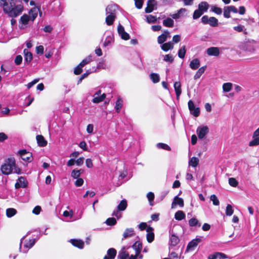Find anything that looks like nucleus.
<instances>
[{
  "label": "nucleus",
  "mask_w": 259,
  "mask_h": 259,
  "mask_svg": "<svg viewBox=\"0 0 259 259\" xmlns=\"http://www.w3.org/2000/svg\"><path fill=\"white\" fill-rule=\"evenodd\" d=\"M2 173L6 175H8L12 172L20 174L21 170L16 166L15 159L14 157H10L7 159L4 164L1 168Z\"/></svg>",
  "instance_id": "nucleus-1"
},
{
  "label": "nucleus",
  "mask_w": 259,
  "mask_h": 259,
  "mask_svg": "<svg viewBox=\"0 0 259 259\" xmlns=\"http://www.w3.org/2000/svg\"><path fill=\"white\" fill-rule=\"evenodd\" d=\"M23 8V6L20 5L13 7L12 3H10L9 6L5 7L4 12L8 14L11 17H16L22 13Z\"/></svg>",
  "instance_id": "nucleus-2"
},
{
  "label": "nucleus",
  "mask_w": 259,
  "mask_h": 259,
  "mask_svg": "<svg viewBox=\"0 0 259 259\" xmlns=\"http://www.w3.org/2000/svg\"><path fill=\"white\" fill-rule=\"evenodd\" d=\"M36 241V240L35 239L27 240H24V238H22L20 243V251L24 253H27L29 249L33 246Z\"/></svg>",
  "instance_id": "nucleus-3"
},
{
  "label": "nucleus",
  "mask_w": 259,
  "mask_h": 259,
  "mask_svg": "<svg viewBox=\"0 0 259 259\" xmlns=\"http://www.w3.org/2000/svg\"><path fill=\"white\" fill-rule=\"evenodd\" d=\"M127 205L126 200H122L117 205L116 209L112 212V215L115 217L117 219L121 218L122 217V214L120 211L124 210L126 208Z\"/></svg>",
  "instance_id": "nucleus-4"
},
{
  "label": "nucleus",
  "mask_w": 259,
  "mask_h": 259,
  "mask_svg": "<svg viewBox=\"0 0 259 259\" xmlns=\"http://www.w3.org/2000/svg\"><path fill=\"white\" fill-rule=\"evenodd\" d=\"M201 22L204 24H209L211 27H217L218 25V20L214 17H209L207 15L203 16L201 19Z\"/></svg>",
  "instance_id": "nucleus-5"
},
{
  "label": "nucleus",
  "mask_w": 259,
  "mask_h": 259,
  "mask_svg": "<svg viewBox=\"0 0 259 259\" xmlns=\"http://www.w3.org/2000/svg\"><path fill=\"white\" fill-rule=\"evenodd\" d=\"M29 23L31 22V19L28 15L24 14L21 17L19 22V27L20 29H24L27 27Z\"/></svg>",
  "instance_id": "nucleus-6"
},
{
  "label": "nucleus",
  "mask_w": 259,
  "mask_h": 259,
  "mask_svg": "<svg viewBox=\"0 0 259 259\" xmlns=\"http://www.w3.org/2000/svg\"><path fill=\"white\" fill-rule=\"evenodd\" d=\"M208 132L209 128L207 126H199L196 130V133L198 138L200 139H203Z\"/></svg>",
  "instance_id": "nucleus-7"
},
{
  "label": "nucleus",
  "mask_w": 259,
  "mask_h": 259,
  "mask_svg": "<svg viewBox=\"0 0 259 259\" xmlns=\"http://www.w3.org/2000/svg\"><path fill=\"white\" fill-rule=\"evenodd\" d=\"M201 237H196V238L193 239L189 242L187 246L186 251H192L194 248L198 245V244L201 241Z\"/></svg>",
  "instance_id": "nucleus-8"
},
{
  "label": "nucleus",
  "mask_w": 259,
  "mask_h": 259,
  "mask_svg": "<svg viewBox=\"0 0 259 259\" xmlns=\"http://www.w3.org/2000/svg\"><path fill=\"white\" fill-rule=\"evenodd\" d=\"M102 91L99 90L97 91L93 95L94 98L92 100V102L94 103H99L104 100L106 97V95L105 93L101 94Z\"/></svg>",
  "instance_id": "nucleus-9"
},
{
  "label": "nucleus",
  "mask_w": 259,
  "mask_h": 259,
  "mask_svg": "<svg viewBox=\"0 0 259 259\" xmlns=\"http://www.w3.org/2000/svg\"><path fill=\"white\" fill-rule=\"evenodd\" d=\"M188 105L190 113L195 117H198L200 114L199 108L196 107L192 100H190L188 102Z\"/></svg>",
  "instance_id": "nucleus-10"
},
{
  "label": "nucleus",
  "mask_w": 259,
  "mask_h": 259,
  "mask_svg": "<svg viewBox=\"0 0 259 259\" xmlns=\"http://www.w3.org/2000/svg\"><path fill=\"white\" fill-rule=\"evenodd\" d=\"M118 6L116 4L108 5L106 9V15H114L116 16Z\"/></svg>",
  "instance_id": "nucleus-11"
},
{
  "label": "nucleus",
  "mask_w": 259,
  "mask_h": 259,
  "mask_svg": "<svg viewBox=\"0 0 259 259\" xmlns=\"http://www.w3.org/2000/svg\"><path fill=\"white\" fill-rule=\"evenodd\" d=\"M21 158L26 162H30L32 160V157L31 153L27 152L26 150H21L18 152Z\"/></svg>",
  "instance_id": "nucleus-12"
},
{
  "label": "nucleus",
  "mask_w": 259,
  "mask_h": 259,
  "mask_svg": "<svg viewBox=\"0 0 259 259\" xmlns=\"http://www.w3.org/2000/svg\"><path fill=\"white\" fill-rule=\"evenodd\" d=\"M27 186V182L24 177H20L17 181L15 187L16 189L20 188H25Z\"/></svg>",
  "instance_id": "nucleus-13"
},
{
  "label": "nucleus",
  "mask_w": 259,
  "mask_h": 259,
  "mask_svg": "<svg viewBox=\"0 0 259 259\" xmlns=\"http://www.w3.org/2000/svg\"><path fill=\"white\" fill-rule=\"evenodd\" d=\"M117 31L122 39L124 40H128L130 39V35L124 31V27L120 24L118 26Z\"/></svg>",
  "instance_id": "nucleus-14"
},
{
  "label": "nucleus",
  "mask_w": 259,
  "mask_h": 259,
  "mask_svg": "<svg viewBox=\"0 0 259 259\" xmlns=\"http://www.w3.org/2000/svg\"><path fill=\"white\" fill-rule=\"evenodd\" d=\"M157 3L155 0H148L147 3V7L145 8V11L147 13L152 12L155 7H156Z\"/></svg>",
  "instance_id": "nucleus-15"
},
{
  "label": "nucleus",
  "mask_w": 259,
  "mask_h": 259,
  "mask_svg": "<svg viewBox=\"0 0 259 259\" xmlns=\"http://www.w3.org/2000/svg\"><path fill=\"white\" fill-rule=\"evenodd\" d=\"M228 256L225 253L220 252H215L208 255V259H226Z\"/></svg>",
  "instance_id": "nucleus-16"
},
{
  "label": "nucleus",
  "mask_w": 259,
  "mask_h": 259,
  "mask_svg": "<svg viewBox=\"0 0 259 259\" xmlns=\"http://www.w3.org/2000/svg\"><path fill=\"white\" fill-rule=\"evenodd\" d=\"M206 53L210 56H218L220 55V48L212 47L206 50Z\"/></svg>",
  "instance_id": "nucleus-17"
},
{
  "label": "nucleus",
  "mask_w": 259,
  "mask_h": 259,
  "mask_svg": "<svg viewBox=\"0 0 259 259\" xmlns=\"http://www.w3.org/2000/svg\"><path fill=\"white\" fill-rule=\"evenodd\" d=\"M169 33L167 30L164 31L162 34L159 35L157 38V42L159 44H163L167 40V37H169Z\"/></svg>",
  "instance_id": "nucleus-18"
},
{
  "label": "nucleus",
  "mask_w": 259,
  "mask_h": 259,
  "mask_svg": "<svg viewBox=\"0 0 259 259\" xmlns=\"http://www.w3.org/2000/svg\"><path fill=\"white\" fill-rule=\"evenodd\" d=\"M153 231V229L150 226H148L146 229L147 232L146 238L149 243H151L154 239V234Z\"/></svg>",
  "instance_id": "nucleus-19"
},
{
  "label": "nucleus",
  "mask_w": 259,
  "mask_h": 259,
  "mask_svg": "<svg viewBox=\"0 0 259 259\" xmlns=\"http://www.w3.org/2000/svg\"><path fill=\"white\" fill-rule=\"evenodd\" d=\"M23 53L24 54V63L25 64H28L32 60V54L29 52L27 49H24Z\"/></svg>",
  "instance_id": "nucleus-20"
},
{
  "label": "nucleus",
  "mask_w": 259,
  "mask_h": 259,
  "mask_svg": "<svg viewBox=\"0 0 259 259\" xmlns=\"http://www.w3.org/2000/svg\"><path fill=\"white\" fill-rule=\"evenodd\" d=\"M134 229L132 228H126L123 232L122 240L125 239L128 237H132L135 235Z\"/></svg>",
  "instance_id": "nucleus-21"
},
{
  "label": "nucleus",
  "mask_w": 259,
  "mask_h": 259,
  "mask_svg": "<svg viewBox=\"0 0 259 259\" xmlns=\"http://www.w3.org/2000/svg\"><path fill=\"white\" fill-rule=\"evenodd\" d=\"M70 242L74 246L79 249H82L84 247V242L80 239H72Z\"/></svg>",
  "instance_id": "nucleus-22"
},
{
  "label": "nucleus",
  "mask_w": 259,
  "mask_h": 259,
  "mask_svg": "<svg viewBox=\"0 0 259 259\" xmlns=\"http://www.w3.org/2000/svg\"><path fill=\"white\" fill-rule=\"evenodd\" d=\"M39 11V9L34 7L32 8L29 12V16L31 19V22L33 23L34 20L37 17L38 15V12Z\"/></svg>",
  "instance_id": "nucleus-23"
},
{
  "label": "nucleus",
  "mask_w": 259,
  "mask_h": 259,
  "mask_svg": "<svg viewBox=\"0 0 259 259\" xmlns=\"http://www.w3.org/2000/svg\"><path fill=\"white\" fill-rule=\"evenodd\" d=\"M174 44L171 41L164 43L160 46L161 49L164 52H167L169 50L174 49Z\"/></svg>",
  "instance_id": "nucleus-24"
},
{
  "label": "nucleus",
  "mask_w": 259,
  "mask_h": 259,
  "mask_svg": "<svg viewBox=\"0 0 259 259\" xmlns=\"http://www.w3.org/2000/svg\"><path fill=\"white\" fill-rule=\"evenodd\" d=\"M200 65V62L198 59H193L190 63L189 66L192 70L198 69Z\"/></svg>",
  "instance_id": "nucleus-25"
},
{
  "label": "nucleus",
  "mask_w": 259,
  "mask_h": 259,
  "mask_svg": "<svg viewBox=\"0 0 259 259\" xmlns=\"http://www.w3.org/2000/svg\"><path fill=\"white\" fill-rule=\"evenodd\" d=\"M177 205H179L180 207H182L184 206V200L182 198H180L177 196L175 197L174 200L172 202V207H174V206H176Z\"/></svg>",
  "instance_id": "nucleus-26"
},
{
  "label": "nucleus",
  "mask_w": 259,
  "mask_h": 259,
  "mask_svg": "<svg viewBox=\"0 0 259 259\" xmlns=\"http://www.w3.org/2000/svg\"><path fill=\"white\" fill-rule=\"evenodd\" d=\"M174 87L175 89V91L176 92V94L177 97L178 98L182 93L181 84L180 82H179V81L175 82L174 83Z\"/></svg>",
  "instance_id": "nucleus-27"
},
{
  "label": "nucleus",
  "mask_w": 259,
  "mask_h": 259,
  "mask_svg": "<svg viewBox=\"0 0 259 259\" xmlns=\"http://www.w3.org/2000/svg\"><path fill=\"white\" fill-rule=\"evenodd\" d=\"M132 247L135 250L136 254H138L141 252L142 248V244L140 242L136 241L132 245Z\"/></svg>",
  "instance_id": "nucleus-28"
},
{
  "label": "nucleus",
  "mask_w": 259,
  "mask_h": 259,
  "mask_svg": "<svg viewBox=\"0 0 259 259\" xmlns=\"http://www.w3.org/2000/svg\"><path fill=\"white\" fill-rule=\"evenodd\" d=\"M36 140L38 145L40 147H45L47 144V142L45 140L44 137L41 135H37L36 136Z\"/></svg>",
  "instance_id": "nucleus-29"
},
{
  "label": "nucleus",
  "mask_w": 259,
  "mask_h": 259,
  "mask_svg": "<svg viewBox=\"0 0 259 259\" xmlns=\"http://www.w3.org/2000/svg\"><path fill=\"white\" fill-rule=\"evenodd\" d=\"M123 101L121 98L118 97L115 103V109L116 112L119 113L122 106Z\"/></svg>",
  "instance_id": "nucleus-30"
},
{
  "label": "nucleus",
  "mask_w": 259,
  "mask_h": 259,
  "mask_svg": "<svg viewBox=\"0 0 259 259\" xmlns=\"http://www.w3.org/2000/svg\"><path fill=\"white\" fill-rule=\"evenodd\" d=\"M206 68V66H202V67L199 68V69L198 70V71L196 72L195 75L194 76V79L195 80H196V79L199 78L201 77V76L202 75V74L204 72Z\"/></svg>",
  "instance_id": "nucleus-31"
},
{
  "label": "nucleus",
  "mask_w": 259,
  "mask_h": 259,
  "mask_svg": "<svg viewBox=\"0 0 259 259\" xmlns=\"http://www.w3.org/2000/svg\"><path fill=\"white\" fill-rule=\"evenodd\" d=\"M208 6L209 5L207 3L205 2H202L198 5V9L200 10V11L201 12H203L204 13L207 11Z\"/></svg>",
  "instance_id": "nucleus-32"
},
{
  "label": "nucleus",
  "mask_w": 259,
  "mask_h": 259,
  "mask_svg": "<svg viewBox=\"0 0 259 259\" xmlns=\"http://www.w3.org/2000/svg\"><path fill=\"white\" fill-rule=\"evenodd\" d=\"M106 23L107 25H111L113 24L114 21L115 20V18L116 16H115L114 15H106Z\"/></svg>",
  "instance_id": "nucleus-33"
},
{
  "label": "nucleus",
  "mask_w": 259,
  "mask_h": 259,
  "mask_svg": "<svg viewBox=\"0 0 259 259\" xmlns=\"http://www.w3.org/2000/svg\"><path fill=\"white\" fill-rule=\"evenodd\" d=\"M163 25L165 27H172L174 25V21L171 18H167L163 21Z\"/></svg>",
  "instance_id": "nucleus-34"
},
{
  "label": "nucleus",
  "mask_w": 259,
  "mask_h": 259,
  "mask_svg": "<svg viewBox=\"0 0 259 259\" xmlns=\"http://www.w3.org/2000/svg\"><path fill=\"white\" fill-rule=\"evenodd\" d=\"M185 214L182 210H178L175 215V218L176 220L181 221L185 218Z\"/></svg>",
  "instance_id": "nucleus-35"
},
{
  "label": "nucleus",
  "mask_w": 259,
  "mask_h": 259,
  "mask_svg": "<svg viewBox=\"0 0 259 259\" xmlns=\"http://www.w3.org/2000/svg\"><path fill=\"white\" fill-rule=\"evenodd\" d=\"M186 53V48L185 46L181 47L178 50V55L181 59H184Z\"/></svg>",
  "instance_id": "nucleus-36"
},
{
  "label": "nucleus",
  "mask_w": 259,
  "mask_h": 259,
  "mask_svg": "<svg viewBox=\"0 0 259 259\" xmlns=\"http://www.w3.org/2000/svg\"><path fill=\"white\" fill-rule=\"evenodd\" d=\"M17 210L13 208H9L6 209V215L10 218L14 216L17 213Z\"/></svg>",
  "instance_id": "nucleus-37"
},
{
  "label": "nucleus",
  "mask_w": 259,
  "mask_h": 259,
  "mask_svg": "<svg viewBox=\"0 0 259 259\" xmlns=\"http://www.w3.org/2000/svg\"><path fill=\"white\" fill-rule=\"evenodd\" d=\"M149 77L154 83H158L160 80V76L157 73H152L149 75Z\"/></svg>",
  "instance_id": "nucleus-38"
},
{
  "label": "nucleus",
  "mask_w": 259,
  "mask_h": 259,
  "mask_svg": "<svg viewBox=\"0 0 259 259\" xmlns=\"http://www.w3.org/2000/svg\"><path fill=\"white\" fill-rule=\"evenodd\" d=\"M189 225L190 227H194L198 226L200 227L201 226V224L199 223L197 219L196 218H192L189 221Z\"/></svg>",
  "instance_id": "nucleus-39"
},
{
  "label": "nucleus",
  "mask_w": 259,
  "mask_h": 259,
  "mask_svg": "<svg viewBox=\"0 0 259 259\" xmlns=\"http://www.w3.org/2000/svg\"><path fill=\"white\" fill-rule=\"evenodd\" d=\"M146 18V21L148 23H153L156 22L157 18L155 16L151 15H148L145 16Z\"/></svg>",
  "instance_id": "nucleus-40"
},
{
  "label": "nucleus",
  "mask_w": 259,
  "mask_h": 259,
  "mask_svg": "<svg viewBox=\"0 0 259 259\" xmlns=\"http://www.w3.org/2000/svg\"><path fill=\"white\" fill-rule=\"evenodd\" d=\"M112 259H114L116 255V250L113 248H111L107 250V254Z\"/></svg>",
  "instance_id": "nucleus-41"
},
{
  "label": "nucleus",
  "mask_w": 259,
  "mask_h": 259,
  "mask_svg": "<svg viewBox=\"0 0 259 259\" xmlns=\"http://www.w3.org/2000/svg\"><path fill=\"white\" fill-rule=\"evenodd\" d=\"M156 147L158 149H162L167 151H170V147L167 144L162 143L157 144Z\"/></svg>",
  "instance_id": "nucleus-42"
},
{
  "label": "nucleus",
  "mask_w": 259,
  "mask_h": 259,
  "mask_svg": "<svg viewBox=\"0 0 259 259\" xmlns=\"http://www.w3.org/2000/svg\"><path fill=\"white\" fill-rule=\"evenodd\" d=\"M147 197L149 202V204L151 206L153 205V200L154 199V194L153 192H148L147 194Z\"/></svg>",
  "instance_id": "nucleus-43"
},
{
  "label": "nucleus",
  "mask_w": 259,
  "mask_h": 259,
  "mask_svg": "<svg viewBox=\"0 0 259 259\" xmlns=\"http://www.w3.org/2000/svg\"><path fill=\"white\" fill-rule=\"evenodd\" d=\"M170 244L172 246H176L179 242V238L175 235H172L170 238Z\"/></svg>",
  "instance_id": "nucleus-44"
},
{
  "label": "nucleus",
  "mask_w": 259,
  "mask_h": 259,
  "mask_svg": "<svg viewBox=\"0 0 259 259\" xmlns=\"http://www.w3.org/2000/svg\"><path fill=\"white\" fill-rule=\"evenodd\" d=\"M92 61V56L89 55L85 59H84L79 64L80 66L84 67L86 64L89 63Z\"/></svg>",
  "instance_id": "nucleus-45"
},
{
  "label": "nucleus",
  "mask_w": 259,
  "mask_h": 259,
  "mask_svg": "<svg viewBox=\"0 0 259 259\" xmlns=\"http://www.w3.org/2000/svg\"><path fill=\"white\" fill-rule=\"evenodd\" d=\"M199 160L197 157H193L189 161V165L192 167H195L197 166Z\"/></svg>",
  "instance_id": "nucleus-46"
},
{
  "label": "nucleus",
  "mask_w": 259,
  "mask_h": 259,
  "mask_svg": "<svg viewBox=\"0 0 259 259\" xmlns=\"http://www.w3.org/2000/svg\"><path fill=\"white\" fill-rule=\"evenodd\" d=\"M232 84L230 82L225 83L223 85V90L224 92H229L231 91Z\"/></svg>",
  "instance_id": "nucleus-47"
},
{
  "label": "nucleus",
  "mask_w": 259,
  "mask_h": 259,
  "mask_svg": "<svg viewBox=\"0 0 259 259\" xmlns=\"http://www.w3.org/2000/svg\"><path fill=\"white\" fill-rule=\"evenodd\" d=\"M114 41V39L112 36H108L106 37L104 42L103 43L104 47H107L109 46L110 44L112 43Z\"/></svg>",
  "instance_id": "nucleus-48"
},
{
  "label": "nucleus",
  "mask_w": 259,
  "mask_h": 259,
  "mask_svg": "<svg viewBox=\"0 0 259 259\" xmlns=\"http://www.w3.org/2000/svg\"><path fill=\"white\" fill-rule=\"evenodd\" d=\"M203 14V12H201L198 9L195 10L193 14V18L194 19H197L200 17Z\"/></svg>",
  "instance_id": "nucleus-49"
},
{
  "label": "nucleus",
  "mask_w": 259,
  "mask_h": 259,
  "mask_svg": "<svg viewBox=\"0 0 259 259\" xmlns=\"http://www.w3.org/2000/svg\"><path fill=\"white\" fill-rule=\"evenodd\" d=\"M108 226H113L115 225L117 222L114 218H109L107 219L105 222Z\"/></svg>",
  "instance_id": "nucleus-50"
},
{
  "label": "nucleus",
  "mask_w": 259,
  "mask_h": 259,
  "mask_svg": "<svg viewBox=\"0 0 259 259\" xmlns=\"http://www.w3.org/2000/svg\"><path fill=\"white\" fill-rule=\"evenodd\" d=\"M253 139L250 141L249 145L250 146H254L259 145V137H256L253 136Z\"/></svg>",
  "instance_id": "nucleus-51"
},
{
  "label": "nucleus",
  "mask_w": 259,
  "mask_h": 259,
  "mask_svg": "<svg viewBox=\"0 0 259 259\" xmlns=\"http://www.w3.org/2000/svg\"><path fill=\"white\" fill-rule=\"evenodd\" d=\"M233 208H232V207L231 206V205L230 204H228L227 205V207H226V214L227 215H228V216H231L233 214Z\"/></svg>",
  "instance_id": "nucleus-52"
},
{
  "label": "nucleus",
  "mask_w": 259,
  "mask_h": 259,
  "mask_svg": "<svg viewBox=\"0 0 259 259\" xmlns=\"http://www.w3.org/2000/svg\"><path fill=\"white\" fill-rule=\"evenodd\" d=\"M211 10L218 15H221L222 13V9L216 6H211Z\"/></svg>",
  "instance_id": "nucleus-53"
},
{
  "label": "nucleus",
  "mask_w": 259,
  "mask_h": 259,
  "mask_svg": "<svg viewBox=\"0 0 259 259\" xmlns=\"http://www.w3.org/2000/svg\"><path fill=\"white\" fill-rule=\"evenodd\" d=\"M210 200L212 201L213 204L214 205H219L220 204V202L219 199H218L217 197L215 195L213 194L210 196Z\"/></svg>",
  "instance_id": "nucleus-54"
},
{
  "label": "nucleus",
  "mask_w": 259,
  "mask_h": 259,
  "mask_svg": "<svg viewBox=\"0 0 259 259\" xmlns=\"http://www.w3.org/2000/svg\"><path fill=\"white\" fill-rule=\"evenodd\" d=\"M174 60V57L170 54H167L164 56L163 61L165 62L172 63Z\"/></svg>",
  "instance_id": "nucleus-55"
},
{
  "label": "nucleus",
  "mask_w": 259,
  "mask_h": 259,
  "mask_svg": "<svg viewBox=\"0 0 259 259\" xmlns=\"http://www.w3.org/2000/svg\"><path fill=\"white\" fill-rule=\"evenodd\" d=\"M144 1L145 0H134L135 7L138 9H142Z\"/></svg>",
  "instance_id": "nucleus-56"
},
{
  "label": "nucleus",
  "mask_w": 259,
  "mask_h": 259,
  "mask_svg": "<svg viewBox=\"0 0 259 259\" xmlns=\"http://www.w3.org/2000/svg\"><path fill=\"white\" fill-rule=\"evenodd\" d=\"M229 184L230 186L235 187L238 185V182L235 178H230L229 179Z\"/></svg>",
  "instance_id": "nucleus-57"
},
{
  "label": "nucleus",
  "mask_w": 259,
  "mask_h": 259,
  "mask_svg": "<svg viewBox=\"0 0 259 259\" xmlns=\"http://www.w3.org/2000/svg\"><path fill=\"white\" fill-rule=\"evenodd\" d=\"M230 10L228 6L225 7L224 8V16L225 18H229L230 16Z\"/></svg>",
  "instance_id": "nucleus-58"
},
{
  "label": "nucleus",
  "mask_w": 259,
  "mask_h": 259,
  "mask_svg": "<svg viewBox=\"0 0 259 259\" xmlns=\"http://www.w3.org/2000/svg\"><path fill=\"white\" fill-rule=\"evenodd\" d=\"M80 170H73L71 172V176L74 179H78L80 176Z\"/></svg>",
  "instance_id": "nucleus-59"
},
{
  "label": "nucleus",
  "mask_w": 259,
  "mask_h": 259,
  "mask_svg": "<svg viewBox=\"0 0 259 259\" xmlns=\"http://www.w3.org/2000/svg\"><path fill=\"white\" fill-rule=\"evenodd\" d=\"M129 256V254L126 251H122L118 254V257L119 259H126Z\"/></svg>",
  "instance_id": "nucleus-60"
},
{
  "label": "nucleus",
  "mask_w": 259,
  "mask_h": 259,
  "mask_svg": "<svg viewBox=\"0 0 259 259\" xmlns=\"http://www.w3.org/2000/svg\"><path fill=\"white\" fill-rule=\"evenodd\" d=\"M82 66H80V64H79L75 68L74 70V73L76 75L80 74L82 71Z\"/></svg>",
  "instance_id": "nucleus-61"
},
{
  "label": "nucleus",
  "mask_w": 259,
  "mask_h": 259,
  "mask_svg": "<svg viewBox=\"0 0 259 259\" xmlns=\"http://www.w3.org/2000/svg\"><path fill=\"white\" fill-rule=\"evenodd\" d=\"M22 57L21 55H17L14 60L15 63L17 65H20L22 62Z\"/></svg>",
  "instance_id": "nucleus-62"
},
{
  "label": "nucleus",
  "mask_w": 259,
  "mask_h": 259,
  "mask_svg": "<svg viewBox=\"0 0 259 259\" xmlns=\"http://www.w3.org/2000/svg\"><path fill=\"white\" fill-rule=\"evenodd\" d=\"M73 212L72 210L68 211L67 210H65L63 212V215L64 217L68 218L69 217L70 219H71L73 217Z\"/></svg>",
  "instance_id": "nucleus-63"
},
{
  "label": "nucleus",
  "mask_w": 259,
  "mask_h": 259,
  "mask_svg": "<svg viewBox=\"0 0 259 259\" xmlns=\"http://www.w3.org/2000/svg\"><path fill=\"white\" fill-rule=\"evenodd\" d=\"M83 180L81 178L77 179L76 181L75 182V185L76 187H80L83 184Z\"/></svg>",
  "instance_id": "nucleus-64"
}]
</instances>
